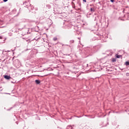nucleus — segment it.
<instances>
[{
    "label": "nucleus",
    "instance_id": "nucleus-1",
    "mask_svg": "<svg viewBox=\"0 0 129 129\" xmlns=\"http://www.w3.org/2000/svg\"><path fill=\"white\" fill-rule=\"evenodd\" d=\"M23 5L25 6V7H26V8H28V9L30 10H34V7L32 6V5L30 4V3H24Z\"/></svg>",
    "mask_w": 129,
    "mask_h": 129
},
{
    "label": "nucleus",
    "instance_id": "nucleus-2",
    "mask_svg": "<svg viewBox=\"0 0 129 129\" xmlns=\"http://www.w3.org/2000/svg\"><path fill=\"white\" fill-rule=\"evenodd\" d=\"M4 78H5V79H7V80L11 79V77L10 76H8V75L5 76Z\"/></svg>",
    "mask_w": 129,
    "mask_h": 129
},
{
    "label": "nucleus",
    "instance_id": "nucleus-3",
    "mask_svg": "<svg viewBox=\"0 0 129 129\" xmlns=\"http://www.w3.org/2000/svg\"><path fill=\"white\" fill-rule=\"evenodd\" d=\"M35 83H36V84H40V83H41V82L39 80H35Z\"/></svg>",
    "mask_w": 129,
    "mask_h": 129
},
{
    "label": "nucleus",
    "instance_id": "nucleus-4",
    "mask_svg": "<svg viewBox=\"0 0 129 129\" xmlns=\"http://www.w3.org/2000/svg\"><path fill=\"white\" fill-rule=\"evenodd\" d=\"M67 129H73V127L71 126H68Z\"/></svg>",
    "mask_w": 129,
    "mask_h": 129
},
{
    "label": "nucleus",
    "instance_id": "nucleus-5",
    "mask_svg": "<svg viewBox=\"0 0 129 129\" xmlns=\"http://www.w3.org/2000/svg\"><path fill=\"white\" fill-rule=\"evenodd\" d=\"M126 66H128L129 65V61H126L125 63Z\"/></svg>",
    "mask_w": 129,
    "mask_h": 129
},
{
    "label": "nucleus",
    "instance_id": "nucleus-6",
    "mask_svg": "<svg viewBox=\"0 0 129 129\" xmlns=\"http://www.w3.org/2000/svg\"><path fill=\"white\" fill-rule=\"evenodd\" d=\"M116 61V59L115 58L112 59V62H115Z\"/></svg>",
    "mask_w": 129,
    "mask_h": 129
},
{
    "label": "nucleus",
    "instance_id": "nucleus-7",
    "mask_svg": "<svg viewBox=\"0 0 129 129\" xmlns=\"http://www.w3.org/2000/svg\"><path fill=\"white\" fill-rule=\"evenodd\" d=\"M120 57H121V55H116V58H120Z\"/></svg>",
    "mask_w": 129,
    "mask_h": 129
},
{
    "label": "nucleus",
    "instance_id": "nucleus-8",
    "mask_svg": "<svg viewBox=\"0 0 129 129\" xmlns=\"http://www.w3.org/2000/svg\"><path fill=\"white\" fill-rule=\"evenodd\" d=\"M53 40V41H57V37H54Z\"/></svg>",
    "mask_w": 129,
    "mask_h": 129
},
{
    "label": "nucleus",
    "instance_id": "nucleus-9",
    "mask_svg": "<svg viewBox=\"0 0 129 129\" xmlns=\"http://www.w3.org/2000/svg\"><path fill=\"white\" fill-rule=\"evenodd\" d=\"M126 76H129V73H127L126 74Z\"/></svg>",
    "mask_w": 129,
    "mask_h": 129
},
{
    "label": "nucleus",
    "instance_id": "nucleus-10",
    "mask_svg": "<svg viewBox=\"0 0 129 129\" xmlns=\"http://www.w3.org/2000/svg\"><path fill=\"white\" fill-rule=\"evenodd\" d=\"M110 2H111V3H113V2H114V0H110Z\"/></svg>",
    "mask_w": 129,
    "mask_h": 129
},
{
    "label": "nucleus",
    "instance_id": "nucleus-11",
    "mask_svg": "<svg viewBox=\"0 0 129 129\" xmlns=\"http://www.w3.org/2000/svg\"><path fill=\"white\" fill-rule=\"evenodd\" d=\"M83 2H84V3H86V0H83Z\"/></svg>",
    "mask_w": 129,
    "mask_h": 129
},
{
    "label": "nucleus",
    "instance_id": "nucleus-12",
    "mask_svg": "<svg viewBox=\"0 0 129 129\" xmlns=\"http://www.w3.org/2000/svg\"><path fill=\"white\" fill-rule=\"evenodd\" d=\"M4 2H5L6 3V2H8V0H3Z\"/></svg>",
    "mask_w": 129,
    "mask_h": 129
},
{
    "label": "nucleus",
    "instance_id": "nucleus-13",
    "mask_svg": "<svg viewBox=\"0 0 129 129\" xmlns=\"http://www.w3.org/2000/svg\"><path fill=\"white\" fill-rule=\"evenodd\" d=\"M0 39H3V36H0Z\"/></svg>",
    "mask_w": 129,
    "mask_h": 129
},
{
    "label": "nucleus",
    "instance_id": "nucleus-14",
    "mask_svg": "<svg viewBox=\"0 0 129 129\" xmlns=\"http://www.w3.org/2000/svg\"><path fill=\"white\" fill-rule=\"evenodd\" d=\"M91 11H92V8H91Z\"/></svg>",
    "mask_w": 129,
    "mask_h": 129
},
{
    "label": "nucleus",
    "instance_id": "nucleus-15",
    "mask_svg": "<svg viewBox=\"0 0 129 129\" xmlns=\"http://www.w3.org/2000/svg\"><path fill=\"white\" fill-rule=\"evenodd\" d=\"M78 39H79V40H80V38H78Z\"/></svg>",
    "mask_w": 129,
    "mask_h": 129
}]
</instances>
